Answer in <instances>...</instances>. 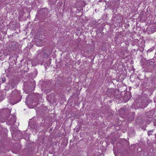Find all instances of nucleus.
I'll use <instances>...</instances> for the list:
<instances>
[{
  "label": "nucleus",
  "mask_w": 156,
  "mask_h": 156,
  "mask_svg": "<svg viewBox=\"0 0 156 156\" xmlns=\"http://www.w3.org/2000/svg\"><path fill=\"white\" fill-rule=\"evenodd\" d=\"M11 87L12 88H13L14 87H15V85L14 84V83H12L11 84Z\"/></svg>",
  "instance_id": "0eeeda50"
},
{
  "label": "nucleus",
  "mask_w": 156,
  "mask_h": 156,
  "mask_svg": "<svg viewBox=\"0 0 156 156\" xmlns=\"http://www.w3.org/2000/svg\"><path fill=\"white\" fill-rule=\"evenodd\" d=\"M154 49V47L151 48L148 50L147 52H150L151 51H152Z\"/></svg>",
  "instance_id": "39448f33"
},
{
  "label": "nucleus",
  "mask_w": 156,
  "mask_h": 156,
  "mask_svg": "<svg viewBox=\"0 0 156 156\" xmlns=\"http://www.w3.org/2000/svg\"><path fill=\"white\" fill-rule=\"evenodd\" d=\"M153 29H154V30H155V29H156V28H153Z\"/></svg>",
  "instance_id": "f8f14e48"
},
{
  "label": "nucleus",
  "mask_w": 156,
  "mask_h": 156,
  "mask_svg": "<svg viewBox=\"0 0 156 156\" xmlns=\"http://www.w3.org/2000/svg\"><path fill=\"white\" fill-rule=\"evenodd\" d=\"M121 110L122 111L124 110V108H121Z\"/></svg>",
  "instance_id": "9b49d317"
},
{
  "label": "nucleus",
  "mask_w": 156,
  "mask_h": 156,
  "mask_svg": "<svg viewBox=\"0 0 156 156\" xmlns=\"http://www.w3.org/2000/svg\"><path fill=\"white\" fill-rule=\"evenodd\" d=\"M117 138H116L115 137H113L112 138V139H111V142L113 144L117 140Z\"/></svg>",
  "instance_id": "20e7f679"
},
{
  "label": "nucleus",
  "mask_w": 156,
  "mask_h": 156,
  "mask_svg": "<svg viewBox=\"0 0 156 156\" xmlns=\"http://www.w3.org/2000/svg\"><path fill=\"white\" fill-rule=\"evenodd\" d=\"M102 1H104V2L105 1V0H99L98 2H101Z\"/></svg>",
  "instance_id": "9d476101"
},
{
  "label": "nucleus",
  "mask_w": 156,
  "mask_h": 156,
  "mask_svg": "<svg viewBox=\"0 0 156 156\" xmlns=\"http://www.w3.org/2000/svg\"><path fill=\"white\" fill-rule=\"evenodd\" d=\"M5 78H4V79H3V78H2V82H5Z\"/></svg>",
  "instance_id": "1a4fd4ad"
},
{
  "label": "nucleus",
  "mask_w": 156,
  "mask_h": 156,
  "mask_svg": "<svg viewBox=\"0 0 156 156\" xmlns=\"http://www.w3.org/2000/svg\"><path fill=\"white\" fill-rule=\"evenodd\" d=\"M49 56V55L47 53H44V58H46L47 57Z\"/></svg>",
  "instance_id": "423d86ee"
},
{
  "label": "nucleus",
  "mask_w": 156,
  "mask_h": 156,
  "mask_svg": "<svg viewBox=\"0 0 156 156\" xmlns=\"http://www.w3.org/2000/svg\"><path fill=\"white\" fill-rule=\"evenodd\" d=\"M151 131H148V132H147V134H148V135H151Z\"/></svg>",
  "instance_id": "6e6552de"
},
{
  "label": "nucleus",
  "mask_w": 156,
  "mask_h": 156,
  "mask_svg": "<svg viewBox=\"0 0 156 156\" xmlns=\"http://www.w3.org/2000/svg\"><path fill=\"white\" fill-rule=\"evenodd\" d=\"M11 94L12 96H15L17 98L15 103H16L20 101L22 98L20 94V91L17 90H15L12 91Z\"/></svg>",
  "instance_id": "f03ea898"
},
{
  "label": "nucleus",
  "mask_w": 156,
  "mask_h": 156,
  "mask_svg": "<svg viewBox=\"0 0 156 156\" xmlns=\"http://www.w3.org/2000/svg\"><path fill=\"white\" fill-rule=\"evenodd\" d=\"M9 116V113H7L6 114H4L0 115V121L2 122H4L7 119Z\"/></svg>",
  "instance_id": "7ed1b4c3"
},
{
  "label": "nucleus",
  "mask_w": 156,
  "mask_h": 156,
  "mask_svg": "<svg viewBox=\"0 0 156 156\" xmlns=\"http://www.w3.org/2000/svg\"><path fill=\"white\" fill-rule=\"evenodd\" d=\"M24 85V91L26 93L28 94L34 90L35 87V81L33 79H31L30 80L25 82Z\"/></svg>",
  "instance_id": "f257e3e1"
}]
</instances>
